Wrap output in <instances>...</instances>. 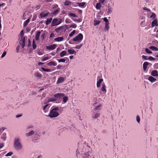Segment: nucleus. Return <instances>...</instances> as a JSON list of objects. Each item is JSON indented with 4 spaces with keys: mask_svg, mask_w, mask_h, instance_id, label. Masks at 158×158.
Returning a JSON list of instances; mask_svg holds the SVG:
<instances>
[{
    "mask_svg": "<svg viewBox=\"0 0 158 158\" xmlns=\"http://www.w3.org/2000/svg\"><path fill=\"white\" fill-rule=\"evenodd\" d=\"M111 11H112V10H111V9L110 8H109L107 11L108 14H110Z\"/></svg>",
    "mask_w": 158,
    "mask_h": 158,
    "instance_id": "61",
    "label": "nucleus"
},
{
    "mask_svg": "<svg viewBox=\"0 0 158 158\" xmlns=\"http://www.w3.org/2000/svg\"><path fill=\"white\" fill-rule=\"evenodd\" d=\"M145 50L146 52L148 54H151L152 53V52L147 48H146Z\"/></svg>",
    "mask_w": 158,
    "mask_h": 158,
    "instance_id": "44",
    "label": "nucleus"
},
{
    "mask_svg": "<svg viewBox=\"0 0 158 158\" xmlns=\"http://www.w3.org/2000/svg\"><path fill=\"white\" fill-rule=\"evenodd\" d=\"M76 32V31L75 30H73L69 34V36L70 37H72L73 35L75 34Z\"/></svg>",
    "mask_w": 158,
    "mask_h": 158,
    "instance_id": "39",
    "label": "nucleus"
},
{
    "mask_svg": "<svg viewBox=\"0 0 158 158\" xmlns=\"http://www.w3.org/2000/svg\"><path fill=\"white\" fill-rule=\"evenodd\" d=\"M148 59L151 60H155V59L152 56H150L148 57Z\"/></svg>",
    "mask_w": 158,
    "mask_h": 158,
    "instance_id": "52",
    "label": "nucleus"
},
{
    "mask_svg": "<svg viewBox=\"0 0 158 158\" xmlns=\"http://www.w3.org/2000/svg\"><path fill=\"white\" fill-rule=\"evenodd\" d=\"M101 6L100 3V2H98L97 3L96 6V8L97 10H100L101 8Z\"/></svg>",
    "mask_w": 158,
    "mask_h": 158,
    "instance_id": "32",
    "label": "nucleus"
},
{
    "mask_svg": "<svg viewBox=\"0 0 158 158\" xmlns=\"http://www.w3.org/2000/svg\"><path fill=\"white\" fill-rule=\"evenodd\" d=\"M56 65L57 64L53 61H51L47 64L48 66H56Z\"/></svg>",
    "mask_w": 158,
    "mask_h": 158,
    "instance_id": "20",
    "label": "nucleus"
},
{
    "mask_svg": "<svg viewBox=\"0 0 158 158\" xmlns=\"http://www.w3.org/2000/svg\"><path fill=\"white\" fill-rule=\"evenodd\" d=\"M40 33L41 32L40 31H37L36 33L35 36V39L36 41H38L39 40V38L40 35Z\"/></svg>",
    "mask_w": 158,
    "mask_h": 158,
    "instance_id": "13",
    "label": "nucleus"
},
{
    "mask_svg": "<svg viewBox=\"0 0 158 158\" xmlns=\"http://www.w3.org/2000/svg\"><path fill=\"white\" fill-rule=\"evenodd\" d=\"M60 8H58L57 9L55 10L53 13L52 14L54 15H56L57 14H58L60 11Z\"/></svg>",
    "mask_w": 158,
    "mask_h": 158,
    "instance_id": "28",
    "label": "nucleus"
},
{
    "mask_svg": "<svg viewBox=\"0 0 158 158\" xmlns=\"http://www.w3.org/2000/svg\"><path fill=\"white\" fill-rule=\"evenodd\" d=\"M140 119L139 117V116H136V120L138 122H139L140 121Z\"/></svg>",
    "mask_w": 158,
    "mask_h": 158,
    "instance_id": "57",
    "label": "nucleus"
},
{
    "mask_svg": "<svg viewBox=\"0 0 158 158\" xmlns=\"http://www.w3.org/2000/svg\"><path fill=\"white\" fill-rule=\"evenodd\" d=\"M56 46V44H53L51 45L50 46H46V48L47 49L50 50H52L54 49H55Z\"/></svg>",
    "mask_w": 158,
    "mask_h": 158,
    "instance_id": "8",
    "label": "nucleus"
},
{
    "mask_svg": "<svg viewBox=\"0 0 158 158\" xmlns=\"http://www.w3.org/2000/svg\"><path fill=\"white\" fill-rule=\"evenodd\" d=\"M62 98L63 102H62V103H66L68 100V97L67 96H65L64 94V96H63Z\"/></svg>",
    "mask_w": 158,
    "mask_h": 158,
    "instance_id": "17",
    "label": "nucleus"
},
{
    "mask_svg": "<svg viewBox=\"0 0 158 158\" xmlns=\"http://www.w3.org/2000/svg\"><path fill=\"white\" fill-rule=\"evenodd\" d=\"M14 147L17 150H20L22 148V146L20 142V139L19 138H15L14 139Z\"/></svg>",
    "mask_w": 158,
    "mask_h": 158,
    "instance_id": "2",
    "label": "nucleus"
},
{
    "mask_svg": "<svg viewBox=\"0 0 158 158\" xmlns=\"http://www.w3.org/2000/svg\"><path fill=\"white\" fill-rule=\"evenodd\" d=\"M106 86L105 84L104 83H103L102 85V87L101 88V90L102 91L104 92V94H106Z\"/></svg>",
    "mask_w": 158,
    "mask_h": 158,
    "instance_id": "12",
    "label": "nucleus"
},
{
    "mask_svg": "<svg viewBox=\"0 0 158 158\" xmlns=\"http://www.w3.org/2000/svg\"><path fill=\"white\" fill-rule=\"evenodd\" d=\"M49 13L48 12L41 13L40 14V16L41 17L44 18L46 17L48 14Z\"/></svg>",
    "mask_w": 158,
    "mask_h": 158,
    "instance_id": "19",
    "label": "nucleus"
},
{
    "mask_svg": "<svg viewBox=\"0 0 158 158\" xmlns=\"http://www.w3.org/2000/svg\"><path fill=\"white\" fill-rule=\"evenodd\" d=\"M34 75L37 77L41 78L42 77V75L39 73H34Z\"/></svg>",
    "mask_w": 158,
    "mask_h": 158,
    "instance_id": "27",
    "label": "nucleus"
},
{
    "mask_svg": "<svg viewBox=\"0 0 158 158\" xmlns=\"http://www.w3.org/2000/svg\"><path fill=\"white\" fill-rule=\"evenodd\" d=\"M62 67V66L61 65H58L56 67V68L57 69H61Z\"/></svg>",
    "mask_w": 158,
    "mask_h": 158,
    "instance_id": "63",
    "label": "nucleus"
},
{
    "mask_svg": "<svg viewBox=\"0 0 158 158\" xmlns=\"http://www.w3.org/2000/svg\"><path fill=\"white\" fill-rule=\"evenodd\" d=\"M54 33H52L50 34L49 38H52L54 37Z\"/></svg>",
    "mask_w": 158,
    "mask_h": 158,
    "instance_id": "60",
    "label": "nucleus"
},
{
    "mask_svg": "<svg viewBox=\"0 0 158 158\" xmlns=\"http://www.w3.org/2000/svg\"><path fill=\"white\" fill-rule=\"evenodd\" d=\"M52 18H50L49 19H47V20L46 21V24L47 25H48L51 22L52 20Z\"/></svg>",
    "mask_w": 158,
    "mask_h": 158,
    "instance_id": "30",
    "label": "nucleus"
},
{
    "mask_svg": "<svg viewBox=\"0 0 158 158\" xmlns=\"http://www.w3.org/2000/svg\"><path fill=\"white\" fill-rule=\"evenodd\" d=\"M13 154V152H10L7 153L6 155V156H10L12 155Z\"/></svg>",
    "mask_w": 158,
    "mask_h": 158,
    "instance_id": "48",
    "label": "nucleus"
},
{
    "mask_svg": "<svg viewBox=\"0 0 158 158\" xmlns=\"http://www.w3.org/2000/svg\"><path fill=\"white\" fill-rule=\"evenodd\" d=\"M109 23H105V26L104 28L105 30H106V31H108L109 28Z\"/></svg>",
    "mask_w": 158,
    "mask_h": 158,
    "instance_id": "33",
    "label": "nucleus"
},
{
    "mask_svg": "<svg viewBox=\"0 0 158 158\" xmlns=\"http://www.w3.org/2000/svg\"><path fill=\"white\" fill-rule=\"evenodd\" d=\"M65 79L62 77H60L58 78L57 82L56 84H58L60 83H62L64 81Z\"/></svg>",
    "mask_w": 158,
    "mask_h": 158,
    "instance_id": "10",
    "label": "nucleus"
},
{
    "mask_svg": "<svg viewBox=\"0 0 158 158\" xmlns=\"http://www.w3.org/2000/svg\"><path fill=\"white\" fill-rule=\"evenodd\" d=\"M157 20L156 19H154L152 23V27L156 25L157 23Z\"/></svg>",
    "mask_w": 158,
    "mask_h": 158,
    "instance_id": "31",
    "label": "nucleus"
},
{
    "mask_svg": "<svg viewBox=\"0 0 158 158\" xmlns=\"http://www.w3.org/2000/svg\"><path fill=\"white\" fill-rule=\"evenodd\" d=\"M71 3L72 2H71L68 0H66L65 1L64 3V4L65 6H69L71 4Z\"/></svg>",
    "mask_w": 158,
    "mask_h": 158,
    "instance_id": "36",
    "label": "nucleus"
},
{
    "mask_svg": "<svg viewBox=\"0 0 158 158\" xmlns=\"http://www.w3.org/2000/svg\"><path fill=\"white\" fill-rule=\"evenodd\" d=\"M85 2H82L81 3H77V4L78 6L80 7H84L85 5Z\"/></svg>",
    "mask_w": 158,
    "mask_h": 158,
    "instance_id": "29",
    "label": "nucleus"
},
{
    "mask_svg": "<svg viewBox=\"0 0 158 158\" xmlns=\"http://www.w3.org/2000/svg\"><path fill=\"white\" fill-rule=\"evenodd\" d=\"M66 90L67 91L71 90L73 89V86L72 85H69L66 87Z\"/></svg>",
    "mask_w": 158,
    "mask_h": 158,
    "instance_id": "16",
    "label": "nucleus"
},
{
    "mask_svg": "<svg viewBox=\"0 0 158 158\" xmlns=\"http://www.w3.org/2000/svg\"><path fill=\"white\" fill-rule=\"evenodd\" d=\"M6 52H4L3 53H2V56H1V57L2 58H3V57H4L6 55Z\"/></svg>",
    "mask_w": 158,
    "mask_h": 158,
    "instance_id": "56",
    "label": "nucleus"
},
{
    "mask_svg": "<svg viewBox=\"0 0 158 158\" xmlns=\"http://www.w3.org/2000/svg\"><path fill=\"white\" fill-rule=\"evenodd\" d=\"M64 26H61L60 27L56 28L55 29V31L57 33L59 32L62 30L64 29Z\"/></svg>",
    "mask_w": 158,
    "mask_h": 158,
    "instance_id": "18",
    "label": "nucleus"
},
{
    "mask_svg": "<svg viewBox=\"0 0 158 158\" xmlns=\"http://www.w3.org/2000/svg\"><path fill=\"white\" fill-rule=\"evenodd\" d=\"M30 21V19H28L25 21L24 23V26L26 27Z\"/></svg>",
    "mask_w": 158,
    "mask_h": 158,
    "instance_id": "38",
    "label": "nucleus"
},
{
    "mask_svg": "<svg viewBox=\"0 0 158 158\" xmlns=\"http://www.w3.org/2000/svg\"><path fill=\"white\" fill-rule=\"evenodd\" d=\"M152 65V64L148 62H144L143 64V69L144 71L145 72L147 70V66H149V67H151Z\"/></svg>",
    "mask_w": 158,
    "mask_h": 158,
    "instance_id": "6",
    "label": "nucleus"
},
{
    "mask_svg": "<svg viewBox=\"0 0 158 158\" xmlns=\"http://www.w3.org/2000/svg\"><path fill=\"white\" fill-rule=\"evenodd\" d=\"M61 22L62 20L61 19H54L52 22L51 26L53 27L56 25H58L61 23Z\"/></svg>",
    "mask_w": 158,
    "mask_h": 158,
    "instance_id": "3",
    "label": "nucleus"
},
{
    "mask_svg": "<svg viewBox=\"0 0 158 158\" xmlns=\"http://www.w3.org/2000/svg\"><path fill=\"white\" fill-rule=\"evenodd\" d=\"M151 75L154 77H158V72L156 70H153L151 72Z\"/></svg>",
    "mask_w": 158,
    "mask_h": 158,
    "instance_id": "11",
    "label": "nucleus"
},
{
    "mask_svg": "<svg viewBox=\"0 0 158 158\" xmlns=\"http://www.w3.org/2000/svg\"><path fill=\"white\" fill-rule=\"evenodd\" d=\"M145 20L142 21L140 23V25L142 27H143L145 26Z\"/></svg>",
    "mask_w": 158,
    "mask_h": 158,
    "instance_id": "42",
    "label": "nucleus"
},
{
    "mask_svg": "<svg viewBox=\"0 0 158 158\" xmlns=\"http://www.w3.org/2000/svg\"><path fill=\"white\" fill-rule=\"evenodd\" d=\"M45 36V34L44 33H43L41 34V37L43 40L44 39Z\"/></svg>",
    "mask_w": 158,
    "mask_h": 158,
    "instance_id": "53",
    "label": "nucleus"
},
{
    "mask_svg": "<svg viewBox=\"0 0 158 158\" xmlns=\"http://www.w3.org/2000/svg\"><path fill=\"white\" fill-rule=\"evenodd\" d=\"M83 44H80L79 45H77L76 47H75V48L78 49H79L81 48V47L82 46Z\"/></svg>",
    "mask_w": 158,
    "mask_h": 158,
    "instance_id": "41",
    "label": "nucleus"
},
{
    "mask_svg": "<svg viewBox=\"0 0 158 158\" xmlns=\"http://www.w3.org/2000/svg\"><path fill=\"white\" fill-rule=\"evenodd\" d=\"M59 109L58 107H56L53 108L49 113L48 116L51 118H56L58 116L59 114L58 112Z\"/></svg>",
    "mask_w": 158,
    "mask_h": 158,
    "instance_id": "1",
    "label": "nucleus"
},
{
    "mask_svg": "<svg viewBox=\"0 0 158 158\" xmlns=\"http://www.w3.org/2000/svg\"><path fill=\"white\" fill-rule=\"evenodd\" d=\"M102 79H100L98 80L97 83V86L98 88L100 87L101 85V83L103 81Z\"/></svg>",
    "mask_w": 158,
    "mask_h": 158,
    "instance_id": "15",
    "label": "nucleus"
},
{
    "mask_svg": "<svg viewBox=\"0 0 158 158\" xmlns=\"http://www.w3.org/2000/svg\"><path fill=\"white\" fill-rule=\"evenodd\" d=\"M103 21L105 22V23H109L108 20L105 17L103 18Z\"/></svg>",
    "mask_w": 158,
    "mask_h": 158,
    "instance_id": "49",
    "label": "nucleus"
},
{
    "mask_svg": "<svg viewBox=\"0 0 158 158\" xmlns=\"http://www.w3.org/2000/svg\"><path fill=\"white\" fill-rule=\"evenodd\" d=\"M89 155V154L88 152L85 153L84 154V157L87 158Z\"/></svg>",
    "mask_w": 158,
    "mask_h": 158,
    "instance_id": "55",
    "label": "nucleus"
},
{
    "mask_svg": "<svg viewBox=\"0 0 158 158\" xmlns=\"http://www.w3.org/2000/svg\"><path fill=\"white\" fill-rule=\"evenodd\" d=\"M19 48H20V46H18L16 48V51H17V52H18L19 51Z\"/></svg>",
    "mask_w": 158,
    "mask_h": 158,
    "instance_id": "64",
    "label": "nucleus"
},
{
    "mask_svg": "<svg viewBox=\"0 0 158 158\" xmlns=\"http://www.w3.org/2000/svg\"><path fill=\"white\" fill-rule=\"evenodd\" d=\"M94 26H96V25H97L99 24L100 23V21H99L97 20H94Z\"/></svg>",
    "mask_w": 158,
    "mask_h": 158,
    "instance_id": "37",
    "label": "nucleus"
},
{
    "mask_svg": "<svg viewBox=\"0 0 158 158\" xmlns=\"http://www.w3.org/2000/svg\"><path fill=\"white\" fill-rule=\"evenodd\" d=\"M34 131L33 130L31 131L30 132L27 133L26 134V135L27 137H29L32 135L34 133Z\"/></svg>",
    "mask_w": 158,
    "mask_h": 158,
    "instance_id": "23",
    "label": "nucleus"
},
{
    "mask_svg": "<svg viewBox=\"0 0 158 158\" xmlns=\"http://www.w3.org/2000/svg\"><path fill=\"white\" fill-rule=\"evenodd\" d=\"M68 51L69 54H75L76 55V52L73 49H69L68 50Z\"/></svg>",
    "mask_w": 158,
    "mask_h": 158,
    "instance_id": "25",
    "label": "nucleus"
},
{
    "mask_svg": "<svg viewBox=\"0 0 158 158\" xmlns=\"http://www.w3.org/2000/svg\"><path fill=\"white\" fill-rule=\"evenodd\" d=\"M67 52L65 50L61 52L60 53V56L61 57H63L66 55Z\"/></svg>",
    "mask_w": 158,
    "mask_h": 158,
    "instance_id": "24",
    "label": "nucleus"
},
{
    "mask_svg": "<svg viewBox=\"0 0 158 158\" xmlns=\"http://www.w3.org/2000/svg\"><path fill=\"white\" fill-rule=\"evenodd\" d=\"M149 48L153 51H158V48L157 47L153 46H150Z\"/></svg>",
    "mask_w": 158,
    "mask_h": 158,
    "instance_id": "26",
    "label": "nucleus"
},
{
    "mask_svg": "<svg viewBox=\"0 0 158 158\" xmlns=\"http://www.w3.org/2000/svg\"><path fill=\"white\" fill-rule=\"evenodd\" d=\"M57 60L59 63L64 62L65 61V60L63 58H61L59 59H57Z\"/></svg>",
    "mask_w": 158,
    "mask_h": 158,
    "instance_id": "40",
    "label": "nucleus"
},
{
    "mask_svg": "<svg viewBox=\"0 0 158 158\" xmlns=\"http://www.w3.org/2000/svg\"><path fill=\"white\" fill-rule=\"evenodd\" d=\"M21 40L20 41L22 42V43H25V39L24 36L21 37Z\"/></svg>",
    "mask_w": 158,
    "mask_h": 158,
    "instance_id": "43",
    "label": "nucleus"
},
{
    "mask_svg": "<svg viewBox=\"0 0 158 158\" xmlns=\"http://www.w3.org/2000/svg\"><path fill=\"white\" fill-rule=\"evenodd\" d=\"M41 69L44 72H50L52 71L50 69H45L43 67L41 68Z\"/></svg>",
    "mask_w": 158,
    "mask_h": 158,
    "instance_id": "34",
    "label": "nucleus"
},
{
    "mask_svg": "<svg viewBox=\"0 0 158 158\" xmlns=\"http://www.w3.org/2000/svg\"><path fill=\"white\" fill-rule=\"evenodd\" d=\"M69 15L70 17H76V15L75 14L70 13L69 14Z\"/></svg>",
    "mask_w": 158,
    "mask_h": 158,
    "instance_id": "46",
    "label": "nucleus"
},
{
    "mask_svg": "<svg viewBox=\"0 0 158 158\" xmlns=\"http://www.w3.org/2000/svg\"><path fill=\"white\" fill-rule=\"evenodd\" d=\"M101 106V105H99L98 106H97V107H95L94 109H95V110H100L101 109L100 108V107Z\"/></svg>",
    "mask_w": 158,
    "mask_h": 158,
    "instance_id": "47",
    "label": "nucleus"
},
{
    "mask_svg": "<svg viewBox=\"0 0 158 158\" xmlns=\"http://www.w3.org/2000/svg\"><path fill=\"white\" fill-rule=\"evenodd\" d=\"M83 35L81 33H79L76 37L73 38V40L75 42H81L82 40Z\"/></svg>",
    "mask_w": 158,
    "mask_h": 158,
    "instance_id": "4",
    "label": "nucleus"
},
{
    "mask_svg": "<svg viewBox=\"0 0 158 158\" xmlns=\"http://www.w3.org/2000/svg\"><path fill=\"white\" fill-rule=\"evenodd\" d=\"M51 57L50 56H46V57H44L43 58H42V59L41 61H45V60H48Z\"/></svg>",
    "mask_w": 158,
    "mask_h": 158,
    "instance_id": "35",
    "label": "nucleus"
},
{
    "mask_svg": "<svg viewBox=\"0 0 158 158\" xmlns=\"http://www.w3.org/2000/svg\"><path fill=\"white\" fill-rule=\"evenodd\" d=\"M142 57L145 60H147L148 59L147 58V56H145L144 55H143Z\"/></svg>",
    "mask_w": 158,
    "mask_h": 158,
    "instance_id": "58",
    "label": "nucleus"
},
{
    "mask_svg": "<svg viewBox=\"0 0 158 158\" xmlns=\"http://www.w3.org/2000/svg\"><path fill=\"white\" fill-rule=\"evenodd\" d=\"M64 38L63 37H58L54 39V40L57 42H60L63 40Z\"/></svg>",
    "mask_w": 158,
    "mask_h": 158,
    "instance_id": "21",
    "label": "nucleus"
},
{
    "mask_svg": "<svg viewBox=\"0 0 158 158\" xmlns=\"http://www.w3.org/2000/svg\"><path fill=\"white\" fill-rule=\"evenodd\" d=\"M24 34V32L23 31V30L20 32V35H21V37H23Z\"/></svg>",
    "mask_w": 158,
    "mask_h": 158,
    "instance_id": "54",
    "label": "nucleus"
},
{
    "mask_svg": "<svg viewBox=\"0 0 158 158\" xmlns=\"http://www.w3.org/2000/svg\"><path fill=\"white\" fill-rule=\"evenodd\" d=\"M50 106L48 104H47L44 105L42 103V108L44 113H46L48 111Z\"/></svg>",
    "mask_w": 158,
    "mask_h": 158,
    "instance_id": "5",
    "label": "nucleus"
},
{
    "mask_svg": "<svg viewBox=\"0 0 158 158\" xmlns=\"http://www.w3.org/2000/svg\"><path fill=\"white\" fill-rule=\"evenodd\" d=\"M64 94L63 93H57L54 95V97L56 98L60 99L64 96Z\"/></svg>",
    "mask_w": 158,
    "mask_h": 158,
    "instance_id": "9",
    "label": "nucleus"
},
{
    "mask_svg": "<svg viewBox=\"0 0 158 158\" xmlns=\"http://www.w3.org/2000/svg\"><path fill=\"white\" fill-rule=\"evenodd\" d=\"M46 98L44 101V104H46L47 102H53L56 101V99L53 98Z\"/></svg>",
    "mask_w": 158,
    "mask_h": 158,
    "instance_id": "7",
    "label": "nucleus"
},
{
    "mask_svg": "<svg viewBox=\"0 0 158 158\" xmlns=\"http://www.w3.org/2000/svg\"><path fill=\"white\" fill-rule=\"evenodd\" d=\"M154 67L155 69H158V63L155 64L154 65Z\"/></svg>",
    "mask_w": 158,
    "mask_h": 158,
    "instance_id": "51",
    "label": "nucleus"
},
{
    "mask_svg": "<svg viewBox=\"0 0 158 158\" xmlns=\"http://www.w3.org/2000/svg\"><path fill=\"white\" fill-rule=\"evenodd\" d=\"M77 27V25L76 24L73 23L71 25H70V27H72L73 28H75Z\"/></svg>",
    "mask_w": 158,
    "mask_h": 158,
    "instance_id": "45",
    "label": "nucleus"
},
{
    "mask_svg": "<svg viewBox=\"0 0 158 158\" xmlns=\"http://www.w3.org/2000/svg\"><path fill=\"white\" fill-rule=\"evenodd\" d=\"M148 80L152 82H154L156 81V79L151 76L148 77Z\"/></svg>",
    "mask_w": 158,
    "mask_h": 158,
    "instance_id": "14",
    "label": "nucleus"
},
{
    "mask_svg": "<svg viewBox=\"0 0 158 158\" xmlns=\"http://www.w3.org/2000/svg\"><path fill=\"white\" fill-rule=\"evenodd\" d=\"M65 22L66 23H70V20L68 19H66L65 20Z\"/></svg>",
    "mask_w": 158,
    "mask_h": 158,
    "instance_id": "50",
    "label": "nucleus"
},
{
    "mask_svg": "<svg viewBox=\"0 0 158 158\" xmlns=\"http://www.w3.org/2000/svg\"><path fill=\"white\" fill-rule=\"evenodd\" d=\"M33 48L34 49H35L36 48V44H32Z\"/></svg>",
    "mask_w": 158,
    "mask_h": 158,
    "instance_id": "59",
    "label": "nucleus"
},
{
    "mask_svg": "<svg viewBox=\"0 0 158 158\" xmlns=\"http://www.w3.org/2000/svg\"><path fill=\"white\" fill-rule=\"evenodd\" d=\"M100 114L99 113H94L92 116V118L94 119L97 118L99 117Z\"/></svg>",
    "mask_w": 158,
    "mask_h": 158,
    "instance_id": "22",
    "label": "nucleus"
},
{
    "mask_svg": "<svg viewBox=\"0 0 158 158\" xmlns=\"http://www.w3.org/2000/svg\"><path fill=\"white\" fill-rule=\"evenodd\" d=\"M143 10H146L148 11H150V10L149 9L146 7H144L143 8Z\"/></svg>",
    "mask_w": 158,
    "mask_h": 158,
    "instance_id": "62",
    "label": "nucleus"
}]
</instances>
